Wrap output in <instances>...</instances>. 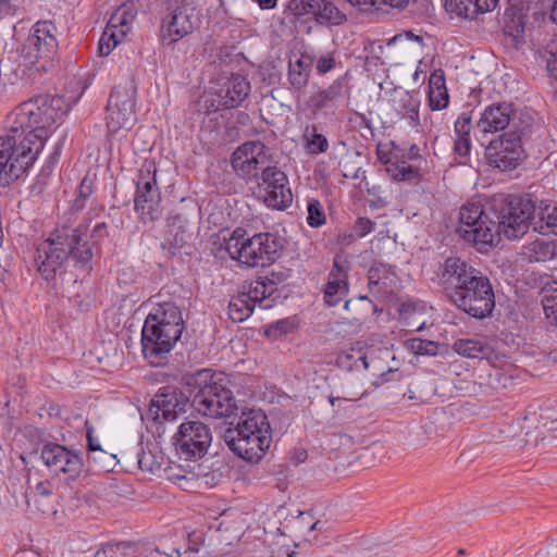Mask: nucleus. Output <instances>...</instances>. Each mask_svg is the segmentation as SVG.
<instances>
[{"instance_id":"f257e3e1","label":"nucleus","mask_w":557,"mask_h":557,"mask_svg":"<svg viewBox=\"0 0 557 557\" xmlns=\"http://www.w3.org/2000/svg\"><path fill=\"white\" fill-rule=\"evenodd\" d=\"M534 219L535 206L530 199L507 196L487 207L474 202L462 206L457 233L482 252L497 245L502 236L522 237Z\"/></svg>"},{"instance_id":"f03ea898","label":"nucleus","mask_w":557,"mask_h":557,"mask_svg":"<svg viewBox=\"0 0 557 557\" xmlns=\"http://www.w3.org/2000/svg\"><path fill=\"white\" fill-rule=\"evenodd\" d=\"M65 114L64 99L60 96L30 98L9 114L7 136H14L15 145L29 148L35 161L50 136L51 127Z\"/></svg>"},{"instance_id":"7ed1b4c3","label":"nucleus","mask_w":557,"mask_h":557,"mask_svg":"<svg viewBox=\"0 0 557 557\" xmlns=\"http://www.w3.org/2000/svg\"><path fill=\"white\" fill-rule=\"evenodd\" d=\"M88 227V224L58 226L37 246L34 262L44 280L50 282L62 275L70 258L83 269L90 268L94 252L89 243L84 239Z\"/></svg>"},{"instance_id":"20e7f679","label":"nucleus","mask_w":557,"mask_h":557,"mask_svg":"<svg viewBox=\"0 0 557 557\" xmlns=\"http://www.w3.org/2000/svg\"><path fill=\"white\" fill-rule=\"evenodd\" d=\"M184 327L182 311L175 302L158 304L147 315L141 330L144 357L151 364H160L181 338Z\"/></svg>"},{"instance_id":"39448f33","label":"nucleus","mask_w":557,"mask_h":557,"mask_svg":"<svg viewBox=\"0 0 557 557\" xmlns=\"http://www.w3.org/2000/svg\"><path fill=\"white\" fill-rule=\"evenodd\" d=\"M228 425L222 435L227 447L246 461L261 460L272 440L267 416L256 409L236 411Z\"/></svg>"},{"instance_id":"423d86ee","label":"nucleus","mask_w":557,"mask_h":557,"mask_svg":"<svg viewBox=\"0 0 557 557\" xmlns=\"http://www.w3.org/2000/svg\"><path fill=\"white\" fill-rule=\"evenodd\" d=\"M214 377L211 369H201L183 377L193 397L191 406L203 417L231 419L238 410L233 392Z\"/></svg>"},{"instance_id":"0eeeda50","label":"nucleus","mask_w":557,"mask_h":557,"mask_svg":"<svg viewBox=\"0 0 557 557\" xmlns=\"http://www.w3.org/2000/svg\"><path fill=\"white\" fill-rule=\"evenodd\" d=\"M223 247L233 260L256 268L272 264L283 245L274 234L258 233L246 238L245 231L237 227L228 238H224Z\"/></svg>"},{"instance_id":"6e6552de","label":"nucleus","mask_w":557,"mask_h":557,"mask_svg":"<svg viewBox=\"0 0 557 557\" xmlns=\"http://www.w3.org/2000/svg\"><path fill=\"white\" fill-rule=\"evenodd\" d=\"M57 27L51 21H39L24 41L20 58L24 67L36 66L37 71H48L58 51Z\"/></svg>"},{"instance_id":"1a4fd4ad","label":"nucleus","mask_w":557,"mask_h":557,"mask_svg":"<svg viewBox=\"0 0 557 557\" xmlns=\"http://www.w3.org/2000/svg\"><path fill=\"white\" fill-rule=\"evenodd\" d=\"M451 305L472 318L490 317L495 308V295L490 280L480 273L448 299Z\"/></svg>"},{"instance_id":"9d476101","label":"nucleus","mask_w":557,"mask_h":557,"mask_svg":"<svg viewBox=\"0 0 557 557\" xmlns=\"http://www.w3.org/2000/svg\"><path fill=\"white\" fill-rule=\"evenodd\" d=\"M272 163L270 149L260 140L244 143L231 158L234 172L248 183L258 181Z\"/></svg>"},{"instance_id":"9b49d317","label":"nucleus","mask_w":557,"mask_h":557,"mask_svg":"<svg viewBox=\"0 0 557 557\" xmlns=\"http://www.w3.org/2000/svg\"><path fill=\"white\" fill-rule=\"evenodd\" d=\"M212 442L210 428L201 421L183 422L173 436L176 453L185 460L202 458Z\"/></svg>"},{"instance_id":"f8f14e48","label":"nucleus","mask_w":557,"mask_h":557,"mask_svg":"<svg viewBox=\"0 0 557 557\" xmlns=\"http://www.w3.org/2000/svg\"><path fill=\"white\" fill-rule=\"evenodd\" d=\"M156 172L154 163L145 161L136 182L135 210L145 222L157 220L160 213L161 194L157 186Z\"/></svg>"},{"instance_id":"ddd939ff","label":"nucleus","mask_w":557,"mask_h":557,"mask_svg":"<svg viewBox=\"0 0 557 557\" xmlns=\"http://www.w3.org/2000/svg\"><path fill=\"white\" fill-rule=\"evenodd\" d=\"M136 88L133 84L115 87L107 106V127L110 133L131 129L136 122Z\"/></svg>"},{"instance_id":"4468645a","label":"nucleus","mask_w":557,"mask_h":557,"mask_svg":"<svg viewBox=\"0 0 557 557\" xmlns=\"http://www.w3.org/2000/svg\"><path fill=\"white\" fill-rule=\"evenodd\" d=\"M523 148L521 134L517 131L502 134L490 141L485 148L488 164L500 170L511 171L522 160Z\"/></svg>"},{"instance_id":"2eb2a0df","label":"nucleus","mask_w":557,"mask_h":557,"mask_svg":"<svg viewBox=\"0 0 557 557\" xmlns=\"http://www.w3.org/2000/svg\"><path fill=\"white\" fill-rule=\"evenodd\" d=\"M29 153V148L15 145L14 136H0V185H9L33 165Z\"/></svg>"},{"instance_id":"dca6fc26","label":"nucleus","mask_w":557,"mask_h":557,"mask_svg":"<svg viewBox=\"0 0 557 557\" xmlns=\"http://www.w3.org/2000/svg\"><path fill=\"white\" fill-rule=\"evenodd\" d=\"M256 182L260 189L261 198L269 208L284 210L290 206L293 195L287 186V176L273 163L260 174L259 180Z\"/></svg>"},{"instance_id":"f3484780","label":"nucleus","mask_w":557,"mask_h":557,"mask_svg":"<svg viewBox=\"0 0 557 557\" xmlns=\"http://www.w3.org/2000/svg\"><path fill=\"white\" fill-rule=\"evenodd\" d=\"M40 456L51 472L63 474L67 481L76 480L83 471L82 457L63 445L48 443L42 447Z\"/></svg>"},{"instance_id":"a211bd4d","label":"nucleus","mask_w":557,"mask_h":557,"mask_svg":"<svg viewBox=\"0 0 557 557\" xmlns=\"http://www.w3.org/2000/svg\"><path fill=\"white\" fill-rule=\"evenodd\" d=\"M222 461H214L208 465L206 461L196 463L183 473L172 475V480L185 491H198L212 488L223 479Z\"/></svg>"},{"instance_id":"6ab92c4d","label":"nucleus","mask_w":557,"mask_h":557,"mask_svg":"<svg viewBox=\"0 0 557 557\" xmlns=\"http://www.w3.org/2000/svg\"><path fill=\"white\" fill-rule=\"evenodd\" d=\"M189 398L172 386L162 387L154 395L148 409V416L154 421H174L186 411Z\"/></svg>"},{"instance_id":"aec40b11","label":"nucleus","mask_w":557,"mask_h":557,"mask_svg":"<svg viewBox=\"0 0 557 557\" xmlns=\"http://www.w3.org/2000/svg\"><path fill=\"white\" fill-rule=\"evenodd\" d=\"M481 272L458 257H448L441 267L440 284L449 299L459 288L475 278Z\"/></svg>"},{"instance_id":"412c9836","label":"nucleus","mask_w":557,"mask_h":557,"mask_svg":"<svg viewBox=\"0 0 557 557\" xmlns=\"http://www.w3.org/2000/svg\"><path fill=\"white\" fill-rule=\"evenodd\" d=\"M250 83L240 74H233L224 78L219 88L214 91L216 104L212 103L214 110L231 109L238 107L249 95Z\"/></svg>"},{"instance_id":"4be33fe9","label":"nucleus","mask_w":557,"mask_h":557,"mask_svg":"<svg viewBox=\"0 0 557 557\" xmlns=\"http://www.w3.org/2000/svg\"><path fill=\"white\" fill-rule=\"evenodd\" d=\"M349 262L341 256H335L333 268L324 287V301L327 306L338 305L348 294Z\"/></svg>"},{"instance_id":"5701e85b","label":"nucleus","mask_w":557,"mask_h":557,"mask_svg":"<svg viewBox=\"0 0 557 557\" xmlns=\"http://www.w3.org/2000/svg\"><path fill=\"white\" fill-rule=\"evenodd\" d=\"M193 10L188 5H182L174 9L161 26V39L165 45H172L194 29L191 22Z\"/></svg>"},{"instance_id":"b1692460","label":"nucleus","mask_w":557,"mask_h":557,"mask_svg":"<svg viewBox=\"0 0 557 557\" xmlns=\"http://www.w3.org/2000/svg\"><path fill=\"white\" fill-rule=\"evenodd\" d=\"M515 115L511 103L494 102L487 106L476 122V127L482 133H496L505 129Z\"/></svg>"},{"instance_id":"393cba45","label":"nucleus","mask_w":557,"mask_h":557,"mask_svg":"<svg viewBox=\"0 0 557 557\" xmlns=\"http://www.w3.org/2000/svg\"><path fill=\"white\" fill-rule=\"evenodd\" d=\"M396 282V274L383 263H374L368 271L369 290L375 297L384 298L392 295Z\"/></svg>"},{"instance_id":"a878e982","label":"nucleus","mask_w":557,"mask_h":557,"mask_svg":"<svg viewBox=\"0 0 557 557\" xmlns=\"http://www.w3.org/2000/svg\"><path fill=\"white\" fill-rule=\"evenodd\" d=\"M376 156L379 161L386 165L385 170L393 180L408 182L419 180L418 168L408 164L407 161L394 159L391 151L384 150L381 145L376 148Z\"/></svg>"},{"instance_id":"bb28decb","label":"nucleus","mask_w":557,"mask_h":557,"mask_svg":"<svg viewBox=\"0 0 557 557\" xmlns=\"http://www.w3.org/2000/svg\"><path fill=\"white\" fill-rule=\"evenodd\" d=\"M498 0H446V9L456 15L474 20L481 14L493 11Z\"/></svg>"},{"instance_id":"cd10ccee","label":"nucleus","mask_w":557,"mask_h":557,"mask_svg":"<svg viewBox=\"0 0 557 557\" xmlns=\"http://www.w3.org/2000/svg\"><path fill=\"white\" fill-rule=\"evenodd\" d=\"M344 98V85L341 81L333 82L330 86L310 96L309 102L315 111L333 109Z\"/></svg>"},{"instance_id":"c85d7f7f","label":"nucleus","mask_w":557,"mask_h":557,"mask_svg":"<svg viewBox=\"0 0 557 557\" xmlns=\"http://www.w3.org/2000/svg\"><path fill=\"white\" fill-rule=\"evenodd\" d=\"M315 1L289 0L286 5L290 22L296 26L305 27L308 34L311 32L310 22L313 21Z\"/></svg>"},{"instance_id":"c756f323","label":"nucleus","mask_w":557,"mask_h":557,"mask_svg":"<svg viewBox=\"0 0 557 557\" xmlns=\"http://www.w3.org/2000/svg\"><path fill=\"white\" fill-rule=\"evenodd\" d=\"M311 67L312 61L305 55L299 57L295 61L289 60L287 81L290 90L300 91L307 86Z\"/></svg>"},{"instance_id":"7c9ffc66","label":"nucleus","mask_w":557,"mask_h":557,"mask_svg":"<svg viewBox=\"0 0 557 557\" xmlns=\"http://www.w3.org/2000/svg\"><path fill=\"white\" fill-rule=\"evenodd\" d=\"M313 21L324 26H338L347 21V16L332 1L317 0Z\"/></svg>"},{"instance_id":"2f4dec72","label":"nucleus","mask_w":557,"mask_h":557,"mask_svg":"<svg viewBox=\"0 0 557 557\" xmlns=\"http://www.w3.org/2000/svg\"><path fill=\"white\" fill-rule=\"evenodd\" d=\"M186 220L182 215L169 219L166 230V242L175 248H182L190 238Z\"/></svg>"},{"instance_id":"473e14b6","label":"nucleus","mask_w":557,"mask_h":557,"mask_svg":"<svg viewBox=\"0 0 557 557\" xmlns=\"http://www.w3.org/2000/svg\"><path fill=\"white\" fill-rule=\"evenodd\" d=\"M454 350L466 358H485L490 352V347L479 339L462 338L454 343Z\"/></svg>"},{"instance_id":"72a5a7b5","label":"nucleus","mask_w":557,"mask_h":557,"mask_svg":"<svg viewBox=\"0 0 557 557\" xmlns=\"http://www.w3.org/2000/svg\"><path fill=\"white\" fill-rule=\"evenodd\" d=\"M253 308L250 298L239 293L228 304V317L233 322H243L251 315Z\"/></svg>"},{"instance_id":"f704fd0d","label":"nucleus","mask_w":557,"mask_h":557,"mask_svg":"<svg viewBox=\"0 0 557 557\" xmlns=\"http://www.w3.org/2000/svg\"><path fill=\"white\" fill-rule=\"evenodd\" d=\"M276 290L275 283L268 277H259L249 287L248 292L242 294L250 298V302L256 306L257 302H262L265 298L270 297Z\"/></svg>"},{"instance_id":"c9c22d12","label":"nucleus","mask_w":557,"mask_h":557,"mask_svg":"<svg viewBox=\"0 0 557 557\" xmlns=\"http://www.w3.org/2000/svg\"><path fill=\"white\" fill-rule=\"evenodd\" d=\"M344 308L347 311L352 312L351 319L356 322L363 321L369 312L376 311V306L373 305L372 300L369 299L368 296L350 298L345 301Z\"/></svg>"},{"instance_id":"e433bc0d","label":"nucleus","mask_w":557,"mask_h":557,"mask_svg":"<svg viewBox=\"0 0 557 557\" xmlns=\"http://www.w3.org/2000/svg\"><path fill=\"white\" fill-rule=\"evenodd\" d=\"M362 12L384 11V8L403 9L408 0H347Z\"/></svg>"},{"instance_id":"4c0bfd02","label":"nucleus","mask_w":557,"mask_h":557,"mask_svg":"<svg viewBox=\"0 0 557 557\" xmlns=\"http://www.w3.org/2000/svg\"><path fill=\"white\" fill-rule=\"evenodd\" d=\"M136 546L129 542L108 543L98 549L95 557H132Z\"/></svg>"},{"instance_id":"58836bf2","label":"nucleus","mask_w":557,"mask_h":557,"mask_svg":"<svg viewBox=\"0 0 557 557\" xmlns=\"http://www.w3.org/2000/svg\"><path fill=\"white\" fill-rule=\"evenodd\" d=\"M304 137L307 140V149L312 154H319L325 152L329 148V141L326 137L320 133H317V126H307L304 133Z\"/></svg>"},{"instance_id":"ea45409f","label":"nucleus","mask_w":557,"mask_h":557,"mask_svg":"<svg viewBox=\"0 0 557 557\" xmlns=\"http://www.w3.org/2000/svg\"><path fill=\"white\" fill-rule=\"evenodd\" d=\"M533 227L542 234L557 235V207H546L537 221H534Z\"/></svg>"},{"instance_id":"a19ab883","label":"nucleus","mask_w":557,"mask_h":557,"mask_svg":"<svg viewBox=\"0 0 557 557\" xmlns=\"http://www.w3.org/2000/svg\"><path fill=\"white\" fill-rule=\"evenodd\" d=\"M394 108L400 117L413 120L417 116V101L408 94L400 92L393 99Z\"/></svg>"},{"instance_id":"79ce46f5","label":"nucleus","mask_w":557,"mask_h":557,"mask_svg":"<svg viewBox=\"0 0 557 557\" xmlns=\"http://www.w3.org/2000/svg\"><path fill=\"white\" fill-rule=\"evenodd\" d=\"M541 301L546 319L550 324L557 326V287H544Z\"/></svg>"},{"instance_id":"37998d69","label":"nucleus","mask_w":557,"mask_h":557,"mask_svg":"<svg viewBox=\"0 0 557 557\" xmlns=\"http://www.w3.org/2000/svg\"><path fill=\"white\" fill-rule=\"evenodd\" d=\"M25 74V70L15 66L14 62L8 58L0 60V76L4 84H14Z\"/></svg>"},{"instance_id":"c03bdc74","label":"nucleus","mask_w":557,"mask_h":557,"mask_svg":"<svg viewBox=\"0 0 557 557\" xmlns=\"http://www.w3.org/2000/svg\"><path fill=\"white\" fill-rule=\"evenodd\" d=\"M307 211H308L307 223L311 227H319L325 223V213H324L323 207L319 200H315V199L309 200Z\"/></svg>"},{"instance_id":"a18cd8bd","label":"nucleus","mask_w":557,"mask_h":557,"mask_svg":"<svg viewBox=\"0 0 557 557\" xmlns=\"http://www.w3.org/2000/svg\"><path fill=\"white\" fill-rule=\"evenodd\" d=\"M119 44V39L116 36V32L111 29L110 27H107V29L103 32L102 36L99 39L98 44V50L100 55L106 57L111 53V51L116 47Z\"/></svg>"},{"instance_id":"49530a36","label":"nucleus","mask_w":557,"mask_h":557,"mask_svg":"<svg viewBox=\"0 0 557 557\" xmlns=\"http://www.w3.org/2000/svg\"><path fill=\"white\" fill-rule=\"evenodd\" d=\"M294 329V322L289 319H283L270 324L265 330V335L272 339H278Z\"/></svg>"},{"instance_id":"de8ad7c7","label":"nucleus","mask_w":557,"mask_h":557,"mask_svg":"<svg viewBox=\"0 0 557 557\" xmlns=\"http://www.w3.org/2000/svg\"><path fill=\"white\" fill-rule=\"evenodd\" d=\"M409 347L419 355H433L435 354L437 346L434 342L413 338L409 341Z\"/></svg>"},{"instance_id":"09e8293b","label":"nucleus","mask_w":557,"mask_h":557,"mask_svg":"<svg viewBox=\"0 0 557 557\" xmlns=\"http://www.w3.org/2000/svg\"><path fill=\"white\" fill-rule=\"evenodd\" d=\"M429 101L432 110H442L448 104L447 89L430 90Z\"/></svg>"},{"instance_id":"8fccbe9b","label":"nucleus","mask_w":557,"mask_h":557,"mask_svg":"<svg viewBox=\"0 0 557 557\" xmlns=\"http://www.w3.org/2000/svg\"><path fill=\"white\" fill-rule=\"evenodd\" d=\"M471 116L469 113H461L455 122V133L457 137H470L471 131Z\"/></svg>"},{"instance_id":"3c124183","label":"nucleus","mask_w":557,"mask_h":557,"mask_svg":"<svg viewBox=\"0 0 557 557\" xmlns=\"http://www.w3.org/2000/svg\"><path fill=\"white\" fill-rule=\"evenodd\" d=\"M374 225L370 219L361 216L356 220L351 230L357 237L362 238L374 230Z\"/></svg>"},{"instance_id":"603ef678","label":"nucleus","mask_w":557,"mask_h":557,"mask_svg":"<svg viewBox=\"0 0 557 557\" xmlns=\"http://www.w3.org/2000/svg\"><path fill=\"white\" fill-rule=\"evenodd\" d=\"M336 66V60L333 52L321 55L317 60V71L319 74H325Z\"/></svg>"},{"instance_id":"864d4df0","label":"nucleus","mask_w":557,"mask_h":557,"mask_svg":"<svg viewBox=\"0 0 557 557\" xmlns=\"http://www.w3.org/2000/svg\"><path fill=\"white\" fill-rule=\"evenodd\" d=\"M17 0H0V23L14 16Z\"/></svg>"},{"instance_id":"5fc2aeb1","label":"nucleus","mask_w":557,"mask_h":557,"mask_svg":"<svg viewBox=\"0 0 557 557\" xmlns=\"http://www.w3.org/2000/svg\"><path fill=\"white\" fill-rule=\"evenodd\" d=\"M383 46L380 41L368 40L364 44V51L371 54V59L380 60V54L383 53ZM367 60H370V57H367Z\"/></svg>"},{"instance_id":"6e6d98bb","label":"nucleus","mask_w":557,"mask_h":557,"mask_svg":"<svg viewBox=\"0 0 557 557\" xmlns=\"http://www.w3.org/2000/svg\"><path fill=\"white\" fill-rule=\"evenodd\" d=\"M471 148L470 137H457L455 140V151L461 157L469 154Z\"/></svg>"},{"instance_id":"4d7b16f0","label":"nucleus","mask_w":557,"mask_h":557,"mask_svg":"<svg viewBox=\"0 0 557 557\" xmlns=\"http://www.w3.org/2000/svg\"><path fill=\"white\" fill-rule=\"evenodd\" d=\"M109 236L108 225L104 222L96 223L91 230V237L99 242Z\"/></svg>"},{"instance_id":"13d9d810","label":"nucleus","mask_w":557,"mask_h":557,"mask_svg":"<svg viewBox=\"0 0 557 557\" xmlns=\"http://www.w3.org/2000/svg\"><path fill=\"white\" fill-rule=\"evenodd\" d=\"M429 88L430 90L446 89L444 74L433 73L430 77Z\"/></svg>"},{"instance_id":"bf43d9fd","label":"nucleus","mask_w":557,"mask_h":557,"mask_svg":"<svg viewBox=\"0 0 557 557\" xmlns=\"http://www.w3.org/2000/svg\"><path fill=\"white\" fill-rule=\"evenodd\" d=\"M92 194V181L84 178L78 187L77 197L87 200Z\"/></svg>"},{"instance_id":"052dcab7","label":"nucleus","mask_w":557,"mask_h":557,"mask_svg":"<svg viewBox=\"0 0 557 557\" xmlns=\"http://www.w3.org/2000/svg\"><path fill=\"white\" fill-rule=\"evenodd\" d=\"M151 454L150 453H145L144 450L141 453L138 454V465H139V468L141 470H145V471H152L153 470V465H152V461H151Z\"/></svg>"},{"instance_id":"680f3d73","label":"nucleus","mask_w":557,"mask_h":557,"mask_svg":"<svg viewBox=\"0 0 557 557\" xmlns=\"http://www.w3.org/2000/svg\"><path fill=\"white\" fill-rule=\"evenodd\" d=\"M36 494L42 497H47L52 493V485L49 481H41L37 483L35 487Z\"/></svg>"},{"instance_id":"e2e57ef3","label":"nucleus","mask_w":557,"mask_h":557,"mask_svg":"<svg viewBox=\"0 0 557 557\" xmlns=\"http://www.w3.org/2000/svg\"><path fill=\"white\" fill-rule=\"evenodd\" d=\"M87 442H88V449L90 451H100L104 454V451L101 449L100 444L92 437V430H87Z\"/></svg>"},{"instance_id":"0e129e2a","label":"nucleus","mask_w":557,"mask_h":557,"mask_svg":"<svg viewBox=\"0 0 557 557\" xmlns=\"http://www.w3.org/2000/svg\"><path fill=\"white\" fill-rule=\"evenodd\" d=\"M180 556H181L180 549L173 548L171 554H168V553H162L157 548V549L152 550L149 554V556H147V557H180Z\"/></svg>"},{"instance_id":"69168bd1","label":"nucleus","mask_w":557,"mask_h":557,"mask_svg":"<svg viewBox=\"0 0 557 557\" xmlns=\"http://www.w3.org/2000/svg\"><path fill=\"white\" fill-rule=\"evenodd\" d=\"M341 243L343 245H350L352 244L358 237L356 236L355 232L351 230L348 234H343L341 237Z\"/></svg>"},{"instance_id":"338daca9","label":"nucleus","mask_w":557,"mask_h":557,"mask_svg":"<svg viewBox=\"0 0 557 557\" xmlns=\"http://www.w3.org/2000/svg\"><path fill=\"white\" fill-rule=\"evenodd\" d=\"M258 4L263 10H270L275 8L277 0H257Z\"/></svg>"},{"instance_id":"774afa93","label":"nucleus","mask_w":557,"mask_h":557,"mask_svg":"<svg viewBox=\"0 0 557 557\" xmlns=\"http://www.w3.org/2000/svg\"><path fill=\"white\" fill-rule=\"evenodd\" d=\"M15 557H41L38 553L29 549L22 550Z\"/></svg>"}]
</instances>
